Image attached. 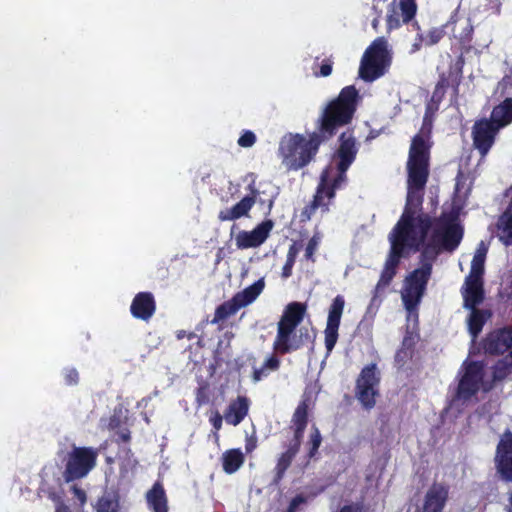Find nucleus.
I'll return each instance as SVG.
<instances>
[{
    "label": "nucleus",
    "instance_id": "obj_34",
    "mask_svg": "<svg viewBox=\"0 0 512 512\" xmlns=\"http://www.w3.org/2000/svg\"><path fill=\"white\" fill-rule=\"evenodd\" d=\"M414 343L411 337H404L401 347L395 354V362L403 366L413 356Z\"/></svg>",
    "mask_w": 512,
    "mask_h": 512
},
{
    "label": "nucleus",
    "instance_id": "obj_29",
    "mask_svg": "<svg viewBox=\"0 0 512 512\" xmlns=\"http://www.w3.org/2000/svg\"><path fill=\"white\" fill-rule=\"evenodd\" d=\"M497 236L505 246L512 245V214L511 209H506L497 222Z\"/></svg>",
    "mask_w": 512,
    "mask_h": 512
},
{
    "label": "nucleus",
    "instance_id": "obj_15",
    "mask_svg": "<svg viewBox=\"0 0 512 512\" xmlns=\"http://www.w3.org/2000/svg\"><path fill=\"white\" fill-rule=\"evenodd\" d=\"M344 306H345L344 297L342 295H337L333 299V301L329 307L327 323H326V327L324 330V343H325V348H326V356H329L331 354L332 350L334 349V347L338 341V337H339L338 330L340 327V322H341V317L343 314Z\"/></svg>",
    "mask_w": 512,
    "mask_h": 512
},
{
    "label": "nucleus",
    "instance_id": "obj_54",
    "mask_svg": "<svg viewBox=\"0 0 512 512\" xmlns=\"http://www.w3.org/2000/svg\"><path fill=\"white\" fill-rule=\"evenodd\" d=\"M451 77H452V72L449 73V76H446L445 74H441L436 85L439 86L440 88H443L446 91V89L450 85L452 86V83L454 81V79H452L450 81Z\"/></svg>",
    "mask_w": 512,
    "mask_h": 512
},
{
    "label": "nucleus",
    "instance_id": "obj_41",
    "mask_svg": "<svg viewBox=\"0 0 512 512\" xmlns=\"http://www.w3.org/2000/svg\"><path fill=\"white\" fill-rule=\"evenodd\" d=\"M256 135L250 130H245L239 137L237 143L240 147L250 148L256 143Z\"/></svg>",
    "mask_w": 512,
    "mask_h": 512
},
{
    "label": "nucleus",
    "instance_id": "obj_18",
    "mask_svg": "<svg viewBox=\"0 0 512 512\" xmlns=\"http://www.w3.org/2000/svg\"><path fill=\"white\" fill-rule=\"evenodd\" d=\"M304 346L303 335L296 334V329L277 324V334L273 342V350L280 355H286Z\"/></svg>",
    "mask_w": 512,
    "mask_h": 512
},
{
    "label": "nucleus",
    "instance_id": "obj_55",
    "mask_svg": "<svg viewBox=\"0 0 512 512\" xmlns=\"http://www.w3.org/2000/svg\"><path fill=\"white\" fill-rule=\"evenodd\" d=\"M294 264H295V261L286 258V262L282 268V277L283 278H289L292 275V270H293Z\"/></svg>",
    "mask_w": 512,
    "mask_h": 512
},
{
    "label": "nucleus",
    "instance_id": "obj_4",
    "mask_svg": "<svg viewBox=\"0 0 512 512\" xmlns=\"http://www.w3.org/2000/svg\"><path fill=\"white\" fill-rule=\"evenodd\" d=\"M421 208L405 203L399 220L388 235L393 240L420 251L435 222L429 214L421 212Z\"/></svg>",
    "mask_w": 512,
    "mask_h": 512
},
{
    "label": "nucleus",
    "instance_id": "obj_12",
    "mask_svg": "<svg viewBox=\"0 0 512 512\" xmlns=\"http://www.w3.org/2000/svg\"><path fill=\"white\" fill-rule=\"evenodd\" d=\"M390 250L388 257L385 261L384 268L381 272L380 278L374 289V298H376L387 286L390 285L393 278L397 273V267L402 258H407L411 253H416L414 248L408 245L389 240Z\"/></svg>",
    "mask_w": 512,
    "mask_h": 512
},
{
    "label": "nucleus",
    "instance_id": "obj_21",
    "mask_svg": "<svg viewBox=\"0 0 512 512\" xmlns=\"http://www.w3.org/2000/svg\"><path fill=\"white\" fill-rule=\"evenodd\" d=\"M156 311V301L151 292L137 293L130 305V312L136 319L149 321Z\"/></svg>",
    "mask_w": 512,
    "mask_h": 512
},
{
    "label": "nucleus",
    "instance_id": "obj_58",
    "mask_svg": "<svg viewBox=\"0 0 512 512\" xmlns=\"http://www.w3.org/2000/svg\"><path fill=\"white\" fill-rule=\"evenodd\" d=\"M131 439V434H130V431L129 429H124L120 432L117 433V439H116V442L117 443H120V442H129Z\"/></svg>",
    "mask_w": 512,
    "mask_h": 512
},
{
    "label": "nucleus",
    "instance_id": "obj_59",
    "mask_svg": "<svg viewBox=\"0 0 512 512\" xmlns=\"http://www.w3.org/2000/svg\"><path fill=\"white\" fill-rule=\"evenodd\" d=\"M363 507L361 505H344L339 512H362Z\"/></svg>",
    "mask_w": 512,
    "mask_h": 512
},
{
    "label": "nucleus",
    "instance_id": "obj_50",
    "mask_svg": "<svg viewBox=\"0 0 512 512\" xmlns=\"http://www.w3.org/2000/svg\"><path fill=\"white\" fill-rule=\"evenodd\" d=\"M258 439L255 433L247 436L245 439V451L247 454L252 453L257 447Z\"/></svg>",
    "mask_w": 512,
    "mask_h": 512
},
{
    "label": "nucleus",
    "instance_id": "obj_11",
    "mask_svg": "<svg viewBox=\"0 0 512 512\" xmlns=\"http://www.w3.org/2000/svg\"><path fill=\"white\" fill-rule=\"evenodd\" d=\"M464 372L459 379L453 401H469L481 388L484 364L481 361L464 362Z\"/></svg>",
    "mask_w": 512,
    "mask_h": 512
},
{
    "label": "nucleus",
    "instance_id": "obj_28",
    "mask_svg": "<svg viewBox=\"0 0 512 512\" xmlns=\"http://www.w3.org/2000/svg\"><path fill=\"white\" fill-rule=\"evenodd\" d=\"M245 461L244 454L239 448L229 449L222 455V467L225 473H235Z\"/></svg>",
    "mask_w": 512,
    "mask_h": 512
},
{
    "label": "nucleus",
    "instance_id": "obj_38",
    "mask_svg": "<svg viewBox=\"0 0 512 512\" xmlns=\"http://www.w3.org/2000/svg\"><path fill=\"white\" fill-rule=\"evenodd\" d=\"M119 503L116 498L102 496L98 499L96 512H118Z\"/></svg>",
    "mask_w": 512,
    "mask_h": 512
},
{
    "label": "nucleus",
    "instance_id": "obj_25",
    "mask_svg": "<svg viewBox=\"0 0 512 512\" xmlns=\"http://www.w3.org/2000/svg\"><path fill=\"white\" fill-rule=\"evenodd\" d=\"M499 129L512 123V97L505 98L498 105L494 106L488 118Z\"/></svg>",
    "mask_w": 512,
    "mask_h": 512
},
{
    "label": "nucleus",
    "instance_id": "obj_63",
    "mask_svg": "<svg viewBox=\"0 0 512 512\" xmlns=\"http://www.w3.org/2000/svg\"><path fill=\"white\" fill-rule=\"evenodd\" d=\"M222 250H223V249L221 248V249H219V251H218V255H217L218 261L221 259L220 253L222 252Z\"/></svg>",
    "mask_w": 512,
    "mask_h": 512
},
{
    "label": "nucleus",
    "instance_id": "obj_40",
    "mask_svg": "<svg viewBox=\"0 0 512 512\" xmlns=\"http://www.w3.org/2000/svg\"><path fill=\"white\" fill-rule=\"evenodd\" d=\"M464 54L465 53H462V49H460V55L458 56L457 61H456L457 73H456V76H455L454 81L452 83V87H453L455 95H457L458 92H459V86H460L461 75H462V68H463V65H464Z\"/></svg>",
    "mask_w": 512,
    "mask_h": 512
},
{
    "label": "nucleus",
    "instance_id": "obj_42",
    "mask_svg": "<svg viewBox=\"0 0 512 512\" xmlns=\"http://www.w3.org/2000/svg\"><path fill=\"white\" fill-rule=\"evenodd\" d=\"M399 13L396 8L393 7L390 13L387 15V28L388 30L398 29L401 26L402 20H400Z\"/></svg>",
    "mask_w": 512,
    "mask_h": 512
},
{
    "label": "nucleus",
    "instance_id": "obj_14",
    "mask_svg": "<svg viewBox=\"0 0 512 512\" xmlns=\"http://www.w3.org/2000/svg\"><path fill=\"white\" fill-rule=\"evenodd\" d=\"M494 466L499 478L512 483V431L506 429L496 444Z\"/></svg>",
    "mask_w": 512,
    "mask_h": 512
},
{
    "label": "nucleus",
    "instance_id": "obj_7",
    "mask_svg": "<svg viewBox=\"0 0 512 512\" xmlns=\"http://www.w3.org/2000/svg\"><path fill=\"white\" fill-rule=\"evenodd\" d=\"M390 65L387 41L384 37H378L367 47L361 58L359 77L365 82H373L384 76Z\"/></svg>",
    "mask_w": 512,
    "mask_h": 512
},
{
    "label": "nucleus",
    "instance_id": "obj_17",
    "mask_svg": "<svg viewBox=\"0 0 512 512\" xmlns=\"http://www.w3.org/2000/svg\"><path fill=\"white\" fill-rule=\"evenodd\" d=\"M482 348L489 355H503L509 349L512 350V327L506 326L489 332L482 340Z\"/></svg>",
    "mask_w": 512,
    "mask_h": 512
},
{
    "label": "nucleus",
    "instance_id": "obj_22",
    "mask_svg": "<svg viewBox=\"0 0 512 512\" xmlns=\"http://www.w3.org/2000/svg\"><path fill=\"white\" fill-rule=\"evenodd\" d=\"M447 498V488L443 485L433 484L425 496L424 512H442Z\"/></svg>",
    "mask_w": 512,
    "mask_h": 512
},
{
    "label": "nucleus",
    "instance_id": "obj_64",
    "mask_svg": "<svg viewBox=\"0 0 512 512\" xmlns=\"http://www.w3.org/2000/svg\"><path fill=\"white\" fill-rule=\"evenodd\" d=\"M506 209H511V214H512V201L510 202V204L508 205V207Z\"/></svg>",
    "mask_w": 512,
    "mask_h": 512
},
{
    "label": "nucleus",
    "instance_id": "obj_35",
    "mask_svg": "<svg viewBox=\"0 0 512 512\" xmlns=\"http://www.w3.org/2000/svg\"><path fill=\"white\" fill-rule=\"evenodd\" d=\"M486 249H480L474 255L471 262V269L467 277L483 279Z\"/></svg>",
    "mask_w": 512,
    "mask_h": 512
},
{
    "label": "nucleus",
    "instance_id": "obj_1",
    "mask_svg": "<svg viewBox=\"0 0 512 512\" xmlns=\"http://www.w3.org/2000/svg\"><path fill=\"white\" fill-rule=\"evenodd\" d=\"M358 98L359 93L354 85L344 87L323 109L316 122V130L308 138L301 134L284 137L279 145L283 164L294 171L307 166L318 153L321 143L330 140L339 128L352 121Z\"/></svg>",
    "mask_w": 512,
    "mask_h": 512
},
{
    "label": "nucleus",
    "instance_id": "obj_16",
    "mask_svg": "<svg viewBox=\"0 0 512 512\" xmlns=\"http://www.w3.org/2000/svg\"><path fill=\"white\" fill-rule=\"evenodd\" d=\"M273 226L274 222L267 219L259 223L252 231H240L235 237L237 249L244 250L259 247L267 240Z\"/></svg>",
    "mask_w": 512,
    "mask_h": 512
},
{
    "label": "nucleus",
    "instance_id": "obj_5",
    "mask_svg": "<svg viewBox=\"0 0 512 512\" xmlns=\"http://www.w3.org/2000/svg\"><path fill=\"white\" fill-rule=\"evenodd\" d=\"M438 226L433 230L429 241L425 240L421 248L422 260H436L442 252H453L460 245L464 230L453 213H443L437 220Z\"/></svg>",
    "mask_w": 512,
    "mask_h": 512
},
{
    "label": "nucleus",
    "instance_id": "obj_48",
    "mask_svg": "<svg viewBox=\"0 0 512 512\" xmlns=\"http://www.w3.org/2000/svg\"><path fill=\"white\" fill-rule=\"evenodd\" d=\"M269 372L276 371L280 367V360L275 354L270 355L262 365Z\"/></svg>",
    "mask_w": 512,
    "mask_h": 512
},
{
    "label": "nucleus",
    "instance_id": "obj_9",
    "mask_svg": "<svg viewBox=\"0 0 512 512\" xmlns=\"http://www.w3.org/2000/svg\"><path fill=\"white\" fill-rule=\"evenodd\" d=\"M432 262L425 260L420 268L414 269L404 280L401 298L408 312L416 310L421 302L432 274Z\"/></svg>",
    "mask_w": 512,
    "mask_h": 512
},
{
    "label": "nucleus",
    "instance_id": "obj_45",
    "mask_svg": "<svg viewBox=\"0 0 512 512\" xmlns=\"http://www.w3.org/2000/svg\"><path fill=\"white\" fill-rule=\"evenodd\" d=\"M209 422L211 423V425L213 426L214 428V436L216 438L219 437L218 435V431L221 429L222 427V422H223V416L218 412V411H214L211 413V415L209 416Z\"/></svg>",
    "mask_w": 512,
    "mask_h": 512
},
{
    "label": "nucleus",
    "instance_id": "obj_30",
    "mask_svg": "<svg viewBox=\"0 0 512 512\" xmlns=\"http://www.w3.org/2000/svg\"><path fill=\"white\" fill-rule=\"evenodd\" d=\"M241 308V305L233 296L230 300L223 302L215 309L214 317L210 320V323L219 324L227 318L235 315Z\"/></svg>",
    "mask_w": 512,
    "mask_h": 512
},
{
    "label": "nucleus",
    "instance_id": "obj_23",
    "mask_svg": "<svg viewBox=\"0 0 512 512\" xmlns=\"http://www.w3.org/2000/svg\"><path fill=\"white\" fill-rule=\"evenodd\" d=\"M249 411V401L245 396H238L235 400L231 401L228 405L224 418L230 425H239L247 416Z\"/></svg>",
    "mask_w": 512,
    "mask_h": 512
},
{
    "label": "nucleus",
    "instance_id": "obj_19",
    "mask_svg": "<svg viewBox=\"0 0 512 512\" xmlns=\"http://www.w3.org/2000/svg\"><path fill=\"white\" fill-rule=\"evenodd\" d=\"M461 293L463 297V307L465 309L477 307L485 298L484 280L466 277L464 285L461 288Z\"/></svg>",
    "mask_w": 512,
    "mask_h": 512
},
{
    "label": "nucleus",
    "instance_id": "obj_60",
    "mask_svg": "<svg viewBox=\"0 0 512 512\" xmlns=\"http://www.w3.org/2000/svg\"><path fill=\"white\" fill-rule=\"evenodd\" d=\"M381 15H382V11H378L377 12V15L374 16L373 20H372V27L375 31L378 30V27H379V24H380V20H381Z\"/></svg>",
    "mask_w": 512,
    "mask_h": 512
},
{
    "label": "nucleus",
    "instance_id": "obj_2",
    "mask_svg": "<svg viewBox=\"0 0 512 512\" xmlns=\"http://www.w3.org/2000/svg\"><path fill=\"white\" fill-rule=\"evenodd\" d=\"M359 145L353 131L348 130L338 137V147L333 153L332 160L335 163L336 175L331 178L333 167H325L313 196V200L301 211V221L307 222L315 214L318 208L323 212L329 211L330 202L335 198L336 191L347 182V171L356 160Z\"/></svg>",
    "mask_w": 512,
    "mask_h": 512
},
{
    "label": "nucleus",
    "instance_id": "obj_3",
    "mask_svg": "<svg viewBox=\"0 0 512 512\" xmlns=\"http://www.w3.org/2000/svg\"><path fill=\"white\" fill-rule=\"evenodd\" d=\"M430 145L421 134L411 141L407 161L406 203L422 209L424 189L429 177Z\"/></svg>",
    "mask_w": 512,
    "mask_h": 512
},
{
    "label": "nucleus",
    "instance_id": "obj_51",
    "mask_svg": "<svg viewBox=\"0 0 512 512\" xmlns=\"http://www.w3.org/2000/svg\"><path fill=\"white\" fill-rule=\"evenodd\" d=\"M301 249H302V244L301 243L293 242L289 246L286 258L290 259V260H293V261H296V258H297V256H298V254H299Z\"/></svg>",
    "mask_w": 512,
    "mask_h": 512
},
{
    "label": "nucleus",
    "instance_id": "obj_62",
    "mask_svg": "<svg viewBox=\"0 0 512 512\" xmlns=\"http://www.w3.org/2000/svg\"><path fill=\"white\" fill-rule=\"evenodd\" d=\"M184 336H185V331L184 330L179 331L178 334H177V338L178 339H182Z\"/></svg>",
    "mask_w": 512,
    "mask_h": 512
},
{
    "label": "nucleus",
    "instance_id": "obj_56",
    "mask_svg": "<svg viewBox=\"0 0 512 512\" xmlns=\"http://www.w3.org/2000/svg\"><path fill=\"white\" fill-rule=\"evenodd\" d=\"M422 45H425L424 35L422 33H417L415 42L413 43L411 48V53H415L418 50H420Z\"/></svg>",
    "mask_w": 512,
    "mask_h": 512
},
{
    "label": "nucleus",
    "instance_id": "obj_39",
    "mask_svg": "<svg viewBox=\"0 0 512 512\" xmlns=\"http://www.w3.org/2000/svg\"><path fill=\"white\" fill-rule=\"evenodd\" d=\"M449 23L442 27H435L430 29L427 34L424 36L425 46H432L441 41V39L445 36L446 32L444 30L445 27H448Z\"/></svg>",
    "mask_w": 512,
    "mask_h": 512
},
{
    "label": "nucleus",
    "instance_id": "obj_27",
    "mask_svg": "<svg viewBox=\"0 0 512 512\" xmlns=\"http://www.w3.org/2000/svg\"><path fill=\"white\" fill-rule=\"evenodd\" d=\"M468 310L471 311L467 320L468 331L473 339H475L481 333L485 323L492 314L489 310L478 309L477 307L468 308Z\"/></svg>",
    "mask_w": 512,
    "mask_h": 512
},
{
    "label": "nucleus",
    "instance_id": "obj_24",
    "mask_svg": "<svg viewBox=\"0 0 512 512\" xmlns=\"http://www.w3.org/2000/svg\"><path fill=\"white\" fill-rule=\"evenodd\" d=\"M306 312V305L301 302L289 303L278 322V325L287 327L297 328L298 325L303 321Z\"/></svg>",
    "mask_w": 512,
    "mask_h": 512
},
{
    "label": "nucleus",
    "instance_id": "obj_37",
    "mask_svg": "<svg viewBox=\"0 0 512 512\" xmlns=\"http://www.w3.org/2000/svg\"><path fill=\"white\" fill-rule=\"evenodd\" d=\"M473 26L470 22H467L466 25L463 27L462 32L458 36L460 49H462V53H468L470 52L472 46V38H473Z\"/></svg>",
    "mask_w": 512,
    "mask_h": 512
},
{
    "label": "nucleus",
    "instance_id": "obj_36",
    "mask_svg": "<svg viewBox=\"0 0 512 512\" xmlns=\"http://www.w3.org/2000/svg\"><path fill=\"white\" fill-rule=\"evenodd\" d=\"M399 9L403 23H409L416 15L417 5L415 0H399Z\"/></svg>",
    "mask_w": 512,
    "mask_h": 512
},
{
    "label": "nucleus",
    "instance_id": "obj_10",
    "mask_svg": "<svg viewBox=\"0 0 512 512\" xmlns=\"http://www.w3.org/2000/svg\"><path fill=\"white\" fill-rule=\"evenodd\" d=\"M380 372L375 363H370L362 368L355 382V397L361 406L370 411L373 409L379 397Z\"/></svg>",
    "mask_w": 512,
    "mask_h": 512
},
{
    "label": "nucleus",
    "instance_id": "obj_61",
    "mask_svg": "<svg viewBox=\"0 0 512 512\" xmlns=\"http://www.w3.org/2000/svg\"><path fill=\"white\" fill-rule=\"evenodd\" d=\"M380 2H381V0H373V3H372V10L374 11L375 16L377 15V12H378V11H382V10L378 7V5H379V3H380Z\"/></svg>",
    "mask_w": 512,
    "mask_h": 512
},
{
    "label": "nucleus",
    "instance_id": "obj_13",
    "mask_svg": "<svg viewBox=\"0 0 512 512\" xmlns=\"http://www.w3.org/2000/svg\"><path fill=\"white\" fill-rule=\"evenodd\" d=\"M501 129L493 124L488 118L476 120L472 126L473 147L478 151L480 159L484 160L496 142Z\"/></svg>",
    "mask_w": 512,
    "mask_h": 512
},
{
    "label": "nucleus",
    "instance_id": "obj_32",
    "mask_svg": "<svg viewBox=\"0 0 512 512\" xmlns=\"http://www.w3.org/2000/svg\"><path fill=\"white\" fill-rule=\"evenodd\" d=\"M512 373V349L509 354L502 359H499L492 367L493 382L504 380L509 374Z\"/></svg>",
    "mask_w": 512,
    "mask_h": 512
},
{
    "label": "nucleus",
    "instance_id": "obj_52",
    "mask_svg": "<svg viewBox=\"0 0 512 512\" xmlns=\"http://www.w3.org/2000/svg\"><path fill=\"white\" fill-rule=\"evenodd\" d=\"M208 386L207 385H201L197 388L196 391V400L201 405L208 401Z\"/></svg>",
    "mask_w": 512,
    "mask_h": 512
},
{
    "label": "nucleus",
    "instance_id": "obj_57",
    "mask_svg": "<svg viewBox=\"0 0 512 512\" xmlns=\"http://www.w3.org/2000/svg\"><path fill=\"white\" fill-rule=\"evenodd\" d=\"M445 93L446 91L443 88H440L436 85L432 94V100L434 102L440 103L443 100Z\"/></svg>",
    "mask_w": 512,
    "mask_h": 512
},
{
    "label": "nucleus",
    "instance_id": "obj_53",
    "mask_svg": "<svg viewBox=\"0 0 512 512\" xmlns=\"http://www.w3.org/2000/svg\"><path fill=\"white\" fill-rule=\"evenodd\" d=\"M269 371L265 369L263 366L259 368H255L252 373V380L254 383H257L261 381L264 377H267L269 375Z\"/></svg>",
    "mask_w": 512,
    "mask_h": 512
},
{
    "label": "nucleus",
    "instance_id": "obj_49",
    "mask_svg": "<svg viewBox=\"0 0 512 512\" xmlns=\"http://www.w3.org/2000/svg\"><path fill=\"white\" fill-rule=\"evenodd\" d=\"M70 491L73 494L74 498H76L79 501L80 505H84L86 503L87 495L82 488H80L77 485H72Z\"/></svg>",
    "mask_w": 512,
    "mask_h": 512
},
{
    "label": "nucleus",
    "instance_id": "obj_46",
    "mask_svg": "<svg viewBox=\"0 0 512 512\" xmlns=\"http://www.w3.org/2000/svg\"><path fill=\"white\" fill-rule=\"evenodd\" d=\"M333 69V61L331 59H324L320 65L319 72H314L316 77H327L331 75Z\"/></svg>",
    "mask_w": 512,
    "mask_h": 512
},
{
    "label": "nucleus",
    "instance_id": "obj_20",
    "mask_svg": "<svg viewBox=\"0 0 512 512\" xmlns=\"http://www.w3.org/2000/svg\"><path fill=\"white\" fill-rule=\"evenodd\" d=\"M251 194L243 197L238 203L231 208L223 209L218 214V219L221 222L233 221L241 217L248 216L249 211L252 209L256 202L258 190L252 185L249 186Z\"/></svg>",
    "mask_w": 512,
    "mask_h": 512
},
{
    "label": "nucleus",
    "instance_id": "obj_47",
    "mask_svg": "<svg viewBox=\"0 0 512 512\" xmlns=\"http://www.w3.org/2000/svg\"><path fill=\"white\" fill-rule=\"evenodd\" d=\"M307 502V497L303 494H298L290 501L286 512H296L300 505Z\"/></svg>",
    "mask_w": 512,
    "mask_h": 512
},
{
    "label": "nucleus",
    "instance_id": "obj_33",
    "mask_svg": "<svg viewBox=\"0 0 512 512\" xmlns=\"http://www.w3.org/2000/svg\"><path fill=\"white\" fill-rule=\"evenodd\" d=\"M322 443V436L317 426L313 425L306 442L307 458L310 460L318 454V450Z\"/></svg>",
    "mask_w": 512,
    "mask_h": 512
},
{
    "label": "nucleus",
    "instance_id": "obj_31",
    "mask_svg": "<svg viewBox=\"0 0 512 512\" xmlns=\"http://www.w3.org/2000/svg\"><path fill=\"white\" fill-rule=\"evenodd\" d=\"M263 288L264 281L260 279L246 287L244 290L236 293L234 297L243 308L252 303L260 295Z\"/></svg>",
    "mask_w": 512,
    "mask_h": 512
},
{
    "label": "nucleus",
    "instance_id": "obj_6",
    "mask_svg": "<svg viewBox=\"0 0 512 512\" xmlns=\"http://www.w3.org/2000/svg\"><path fill=\"white\" fill-rule=\"evenodd\" d=\"M309 421V403L308 400H302L297 405L292 418L290 429L293 430V437L289 442H285L282 446L285 451L282 452L278 458L274 467L273 483L278 485L284 478L286 471L291 466L294 458L298 454L305 429Z\"/></svg>",
    "mask_w": 512,
    "mask_h": 512
},
{
    "label": "nucleus",
    "instance_id": "obj_26",
    "mask_svg": "<svg viewBox=\"0 0 512 512\" xmlns=\"http://www.w3.org/2000/svg\"><path fill=\"white\" fill-rule=\"evenodd\" d=\"M146 498L152 512H168L167 497L161 483H154Z\"/></svg>",
    "mask_w": 512,
    "mask_h": 512
},
{
    "label": "nucleus",
    "instance_id": "obj_44",
    "mask_svg": "<svg viewBox=\"0 0 512 512\" xmlns=\"http://www.w3.org/2000/svg\"><path fill=\"white\" fill-rule=\"evenodd\" d=\"M64 381L68 386L76 385L79 382V373L75 368H67L64 370Z\"/></svg>",
    "mask_w": 512,
    "mask_h": 512
},
{
    "label": "nucleus",
    "instance_id": "obj_8",
    "mask_svg": "<svg viewBox=\"0 0 512 512\" xmlns=\"http://www.w3.org/2000/svg\"><path fill=\"white\" fill-rule=\"evenodd\" d=\"M98 455V449L94 447L73 445L64 458L65 468L62 473L64 481L70 483L87 477L96 467Z\"/></svg>",
    "mask_w": 512,
    "mask_h": 512
},
{
    "label": "nucleus",
    "instance_id": "obj_43",
    "mask_svg": "<svg viewBox=\"0 0 512 512\" xmlns=\"http://www.w3.org/2000/svg\"><path fill=\"white\" fill-rule=\"evenodd\" d=\"M319 244V239L316 236H313L307 243L305 248V258L314 262V254L317 250Z\"/></svg>",
    "mask_w": 512,
    "mask_h": 512
}]
</instances>
